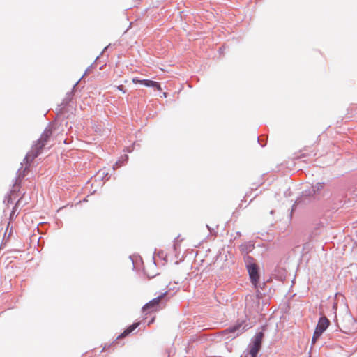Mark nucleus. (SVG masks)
I'll list each match as a JSON object with an SVG mask.
<instances>
[{
  "label": "nucleus",
  "mask_w": 357,
  "mask_h": 357,
  "mask_svg": "<svg viewBox=\"0 0 357 357\" xmlns=\"http://www.w3.org/2000/svg\"><path fill=\"white\" fill-rule=\"evenodd\" d=\"M167 294V291H165L161 295L158 296L157 298H155L153 300L150 301L142 307L143 312H144L146 314H148L153 312L157 311L159 309L160 303L165 298Z\"/></svg>",
  "instance_id": "3"
},
{
  "label": "nucleus",
  "mask_w": 357,
  "mask_h": 357,
  "mask_svg": "<svg viewBox=\"0 0 357 357\" xmlns=\"http://www.w3.org/2000/svg\"><path fill=\"white\" fill-rule=\"evenodd\" d=\"M263 337V332H259L254 336L252 343L250 345L249 354L251 357H257V355L261 347Z\"/></svg>",
  "instance_id": "4"
},
{
  "label": "nucleus",
  "mask_w": 357,
  "mask_h": 357,
  "mask_svg": "<svg viewBox=\"0 0 357 357\" xmlns=\"http://www.w3.org/2000/svg\"><path fill=\"white\" fill-rule=\"evenodd\" d=\"M143 85L147 86V87H152L156 89L158 91H161V86L160 84L155 81L149 80V79H142Z\"/></svg>",
  "instance_id": "10"
},
{
  "label": "nucleus",
  "mask_w": 357,
  "mask_h": 357,
  "mask_svg": "<svg viewBox=\"0 0 357 357\" xmlns=\"http://www.w3.org/2000/svg\"><path fill=\"white\" fill-rule=\"evenodd\" d=\"M254 249V244L249 243H244L240 245V250L242 253L248 254Z\"/></svg>",
  "instance_id": "12"
},
{
  "label": "nucleus",
  "mask_w": 357,
  "mask_h": 357,
  "mask_svg": "<svg viewBox=\"0 0 357 357\" xmlns=\"http://www.w3.org/2000/svg\"><path fill=\"white\" fill-rule=\"evenodd\" d=\"M153 320H151V322H149V324H151V323H153Z\"/></svg>",
  "instance_id": "18"
},
{
  "label": "nucleus",
  "mask_w": 357,
  "mask_h": 357,
  "mask_svg": "<svg viewBox=\"0 0 357 357\" xmlns=\"http://www.w3.org/2000/svg\"><path fill=\"white\" fill-rule=\"evenodd\" d=\"M45 144L38 140L35 144L33 145L31 149L26 154L24 160L27 163H31L33 160L41 153L43 149Z\"/></svg>",
  "instance_id": "7"
},
{
  "label": "nucleus",
  "mask_w": 357,
  "mask_h": 357,
  "mask_svg": "<svg viewBox=\"0 0 357 357\" xmlns=\"http://www.w3.org/2000/svg\"><path fill=\"white\" fill-rule=\"evenodd\" d=\"M45 144L38 140L35 144L33 145L31 149L26 154L24 160L27 163H31L33 160L41 153L43 149Z\"/></svg>",
  "instance_id": "8"
},
{
  "label": "nucleus",
  "mask_w": 357,
  "mask_h": 357,
  "mask_svg": "<svg viewBox=\"0 0 357 357\" xmlns=\"http://www.w3.org/2000/svg\"><path fill=\"white\" fill-rule=\"evenodd\" d=\"M153 320H151V322H149V324H151V323H153Z\"/></svg>",
  "instance_id": "19"
},
{
  "label": "nucleus",
  "mask_w": 357,
  "mask_h": 357,
  "mask_svg": "<svg viewBox=\"0 0 357 357\" xmlns=\"http://www.w3.org/2000/svg\"><path fill=\"white\" fill-rule=\"evenodd\" d=\"M153 320H151V322H149V324H151V323H153Z\"/></svg>",
  "instance_id": "17"
},
{
  "label": "nucleus",
  "mask_w": 357,
  "mask_h": 357,
  "mask_svg": "<svg viewBox=\"0 0 357 357\" xmlns=\"http://www.w3.org/2000/svg\"><path fill=\"white\" fill-rule=\"evenodd\" d=\"M163 96H165V97L167 96V93H163Z\"/></svg>",
  "instance_id": "20"
},
{
  "label": "nucleus",
  "mask_w": 357,
  "mask_h": 357,
  "mask_svg": "<svg viewBox=\"0 0 357 357\" xmlns=\"http://www.w3.org/2000/svg\"><path fill=\"white\" fill-rule=\"evenodd\" d=\"M244 323H237L236 324L222 331L221 335L225 340H233L242 333H243L246 329L245 326H243Z\"/></svg>",
  "instance_id": "2"
},
{
  "label": "nucleus",
  "mask_w": 357,
  "mask_h": 357,
  "mask_svg": "<svg viewBox=\"0 0 357 357\" xmlns=\"http://www.w3.org/2000/svg\"><path fill=\"white\" fill-rule=\"evenodd\" d=\"M142 82V79H139L138 78H136V77L132 79V82L135 84H143V83Z\"/></svg>",
  "instance_id": "14"
},
{
  "label": "nucleus",
  "mask_w": 357,
  "mask_h": 357,
  "mask_svg": "<svg viewBox=\"0 0 357 357\" xmlns=\"http://www.w3.org/2000/svg\"><path fill=\"white\" fill-rule=\"evenodd\" d=\"M329 324V320L326 317H323L319 319L312 339V344H314L319 338L324 331L328 327Z\"/></svg>",
  "instance_id": "5"
},
{
  "label": "nucleus",
  "mask_w": 357,
  "mask_h": 357,
  "mask_svg": "<svg viewBox=\"0 0 357 357\" xmlns=\"http://www.w3.org/2000/svg\"><path fill=\"white\" fill-rule=\"evenodd\" d=\"M244 261L250 282L254 287L258 291V284L260 279L259 266L255 263V259L250 256L246 255L244 257Z\"/></svg>",
  "instance_id": "1"
},
{
  "label": "nucleus",
  "mask_w": 357,
  "mask_h": 357,
  "mask_svg": "<svg viewBox=\"0 0 357 357\" xmlns=\"http://www.w3.org/2000/svg\"><path fill=\"white\" fill-rule=\"evenodd\" d=\"M117 89L122 91L123 93H126L125 90H124V86L123 85H119L117 86Z\"/></svg>",
  "instance_id": "16"
},
{
  "label": "nucleus",
  "mask_w": 357,
  "mask_h": 357,
  "mask_svg": "<svg viewBox=\"0 0 357 357\" xmlns=\"http://www.w3.org/2000/svg\"><path fill=\"white\" fill-rule=\"evenodd\" d=\"M45 144L38 140L35 144L33 145L31 149L26 154L24 160L27 163H31L33 160L41 153L43 149Z\"/></svg>",
  "instance_id": "6"
},
{
  "label": "nucleus",
  "mask_w": 357,
  "mask_h": 357,
  "mask_svg": "<svg viewBox=\"0 0 357 357\" xmlns=\"http://www.w3.org/2000/svg\"><path fill=\"white\" fill-rule=\"evenodd\" d=\"M324 187L323 183H317L314 188H317V190H321Z\"/></svg>",
  "instance_id": "15"
},
{
  "label": "nucleus",
  "mask_w": 357,
  "mask_h": 357,
  "mask_svg": "<svg viewBox=\"0 0 357 357\" xmlns=\"http://www.w3.org/2000/svg\"><path fill=\"white\" fill-rule=\"evenodd\" d=\"M20 200H18V202L16 203V204H15V207L13 208V211H12V213H11V214H10V218H13V215H14V214H15V210H16V208H17V206H19V204H20Z\"/></svg>",
  "instance_id": "13"
},
{
  "label": "nucleus",
  "mask_w": 357,
  "mask_h": 357,
  "mask_svg": "<svg viewBox=\"0 0 357 357\" xmlns=\"http://www.w3.org/2000/svg\"><path fill=\"white\" fill-rule=\"evenodd\" d=\"M52 135V128L51 127L46 128L38 140L46 145Z\"/></svg>",
  "instance_id": "9"
},
{
  "label": "nucleus",
  "mask_w": 357,
  "mask_h": 357,
  "mask_svg": "<svg viewBox=\"0 0 357 357\" xmlns=\"http://www.w3.org/2000/svg\"><path fill=\"white\" fill-rule=\"evenodd\" d=\"M139 325V322H136L127 328L119 337L118 338H123L130 333H132L135 328H137Z\"/></svg>",
  "instance_id": "11"
}]
</instances>
